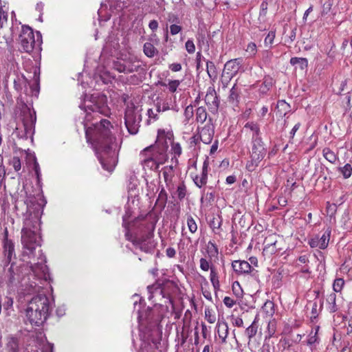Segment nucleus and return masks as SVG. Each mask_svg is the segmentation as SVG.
<instances>
[{
    "mask_svg": "<svg viewBox=\"0 0 352 352\" xmlns=\"http://www.w3.org/2000/svg\"><path fill=\"white\" fill-rule=\"evenodd\" d=\"M186 223L188 230L191 233H195L197 230V225L191 216L187 217Z\"/></svg>",
    "mask_w": 352,
    "mask_h": 352,
    "instance_id": "nucleus-41",
    "label": "nucleus"
},
{
    "mask_svg": "<svg viewBox=\"0 0 352 352\" xmlns=\"http://www.w3.org/2000/svg\"><path fill=\"white\" fill-rule=\"evenodd\" d=\"M232 292L233 294L237 297V298H241L243 296V289L239 284V282L235 281L232 284Z\"/></svg>",
    "mask_w": 352,
    "mask_h": 352,
    "instance_id": "nucleus-44",
    "label": "nucleus"
},
{
    "mask_svg": "<svg viewBox=\"0 0 352 352\" xmlns=\"http://www.w3.org/2000/svg\"><path fill=\"white\" fill-rule=\"evenodd\" d=\"M50 304L49 298L45 295L33 297L25 309V317L30 324L38 326L47 319Z\"/></svg>",
    "mask_w": 352,
    "mask_h": 352,
    "instance_id": "nucleus-5",
    "label": "nucleus"
},
{
    "mask_svg": "<svg viewBox=\"0 0 352 352\" xmlns=\"http://www.w3.org/2000/svg\"><path fill=\"white\" fill-rule=\"evenodd\" d=\"M290 64L292 65H298L301 69H304L308 66V61L305 58L293 57L290 59Z\"/></svg>",
    "mask_w": 352,
    "mask_h": 352,
    "instance_id": "nucleus-31",
    "label": "nucleus"
},
{
    "mask_svg": "<svg viewBox=\"0 0 352 352\" xmlns=\"http://www.w3.org/2000/svg\"><path fill=\"white\" fill-rule=\"evenodd\" d=\"M173 134L170 131L160 129L153 145L147 146L140 152V162L144 169L156 170L168 159L167 150Z\"/></svg>",
    "mask_w": 352,
    "mask_h": 352,
    "instance_id": "nucleus-3",
    "label": "nucleus"
},
{
    "mask_svg": "<svg viewBox=\"0 0 352 352\" xmlns=\"http://www.w3.org/2000/svg\"><path fill=\"white\" fill-rule=\"evenodd\" d=\"M176 164H173L169 166H164L162 170V173L166 183V188L170 190L173 188V179L175 176V168Z\"/></svg>",
    "mask_w": 352,
    "mask_h": 352,
    "instance_id": "nucleus-14",
    "label": "nucleus"
},
{
    "mask_svg": "<svg viewBox=\"0 0 352 352\" xmlns=\"http://www.w3.org/2000/svg\"><path fill=\"white\" fill-rule=\"evenodd\" d=\"M205 102L211 109H217L218 107L219 100L214 89H208L205 96Z\"/></svg>",
    "mask_w": 352,
    "mask_h": 352,
    "instance_id": "nucleus-17",
    "label": "nucleus"
},
{
    "mask_svg": "<svg viewBox=\"0 0 352 352\" xmlns=\"http://www.w3.org/2000/svg\"><path fill=\"white\" fill-rule=\"evenodd\" d=\"M182 30V27L175 24L170 26V32L172 35L178 34Z\"/></svg>",
    "mask_w": 352,
    "mask_h": 352,
    "instance_id": "nucleus-57",
    "label": "nucleus"
},
{
    "mask_svg": "<svg viewBox=\"0 0 352 352\" xmlns=\"http://www.w3.org/2000/svg\"><path fill=\"white\" fill-rule=\"evenodd\" d=\"M234 271L238 274L250 273L252 267L248 261H234L232 263Z\"/></svg>",
    "mask_w": 352,
    "mask_h": 352,
    "instance_id": "nucleus-15",
    "label": "nucleus"
},
{
    "mask_svg": "<svg viewBox=\"0 0 352 352\" xmlns=\"http://www.w3.org/2000/svg\"><path fill=\"white\" fill-rule=\"evenodd\" d=\"M115 68L119 72H124V73H132L133 72V68H129V67H127L126 63V64H122L120 63H117L115 64Z\"/></svg>",
    "mask_w": 352,
    "mask_h": 352,
    "instance_id": "nucleus-43",
    "label": "nucleus"
},
{
    "mask_svg": "<svg viewBox=\"0 0 352 352\" xmlns=\"http://www.w3.org/2000/svg\"><path fill=\"white\" fill-rule=\"evenodd\" d=\"M270 308V311H267V313L270 314V315H272L274 314V303L270 301V300H268L267 301L265 305H264V309H268Z\"/></svg>",
    "mask_w": 352,
    "mask_h": 352,
    "instance_id": "nucleus-59",
    "label": "nucleus"
},
{
    "mask_svg": "<svg viewBox=\"0 0 352 352\" xmlns=\"http://www.w3.org/2000/svg\"><path fill=\"white\" fill-rule=\"evenodd\" d=\"M200 262V268L205 272L210 270V267H214V266H210V263L204 258H201L199 261Z\"/></svg>",
    "mask_w": 352,
    "mask_h": 352,
    "instance_id": "nucleus-52",
    "label": "nucleus"
},
{
    "mask_svg": "<svg viewBox=\"0 0 352 352\" xmlns=\"http://www.w3.org/2000/svg\"><path fill=\"white\" fill-rule=\"evenodd\" d=\"M15 270L17 271L16 267H14L13 265H11L9 270H8V276H9V282L10 284H16L17 282L20 281V276L19 274L15 272Z\"/></svg>",
    "mask_w": 352,
    "mask_h": 352,
    "instance_id": "nucleus-30",
    "label": "nucleus"
},
{
    "mask_svg": "<svg viewBox=\"0 0 352 352\" xmlns=\"http://www.w3.org/2000/svg\"><path fill=\"white\" fill-rule=\"evenodd\" d=\"M223 303L228 308H231L236 304V302L232 298L226 296L223 298Z\"/></svg>",
    "mask_w": 352,
    "mask_h": 352,
    "instance_id": "nucleus-56",
    "label": "nucleus"
},
{
    "mask_svg": "<svg viewBox=\"0 0 352 352\" xmlns=\"http://www.w3.org/2000/svg\"><path fill=\"white\" fill-rule=\"evenodd\" d=\"M210 280L215 290L219 289V280L218 276V272L215 267H210Z\"/></svg>",
    "mask_w": 352,
    "mask_h": 352,
    "instance_id": "nucleus-27",
    "label": "nucleus"
},
{
    "mask_svg": "<svg viewBox=\"0 0 352 352\" xmlns=\"http://www.w3.org/2000/svg\"><path fill=\"white\" fill-rule=\"evenodd\" d=\"M185 48L189 54H193L195 52V45L192 39H188L186 42Z\"/></svg>",
    "mask_w": 352,
    "mask_h": 352,
    "instance_id": "nucleus-50",
    "label": "nucleus"
},
{
    "mask_svg": "<svg viewBox=\"0 0 352 352\" xmlns=\"http://www.w3.org/2000/svg\"><path fill=\"white\" fill-rule=\"evenodd\" d=\"M141 108L134 104H129L126 107L124 115L125 126L131 135H135L139 131L140 124L142 120L140 114Z\"/></svg>",
    "mask_w": 352,
    "mask_h": 352,
    "instance_id": "nucleus-8",
    "label": "nucleus"
},
{
    "mask_svg": "<svg viewBox=\"0 0 352 352\" xmlns=\"http://www.w3.org/2000/svg\"><path fill=\"white\" fill-rule=\"evenodd\" d=\"M245 128L249 129L253 132L252 142H254L257 138H261L260 137V129L256 123L253 122H247L245 125Z\"/></svg>",
    "mask_w": 352,
    "mask_h": 352,
    "instance_id": "nucleus-25",
    "label": "nucleus"
},
{
    "mask_svg": "<svg viewBox=\"0 0 352 352\" xmlns=\"http://www.w3.org/2000/svg\"><path fill=\"white\" fill-rule=\"evenodd\" d=\"M276 108L280 115L285 116L289 111L290 106L285 100H279L277 103Z\"/></svg>",
    "mask_w": 352,
    "mask_h": 352,
    "instance_id": "nucleus-33",
    "label": "nucleus"
},
{
    "mask_svg": "<svg viewBox=\"0 0 352 352\" xmlns=\"http://www.w3.org/2000/svg\"><path fill=\"white\" fill-rule=\"evenodd\" d=\"M80 107L84 109L86 124L85 135L88 142H91L102 168L112 172L117 164L118 144L116 138L111 134L112 125L106 119H100L87 126L88 122L100 118L99 115L109 116L110 109L107 105V97L98 92L85 96L83 104Z\"/></svg>",
    "mask_w": 352,
    "mask_h": 352,
    "instance_id": "nucleus-1",
    "label": "nucleus"
},
{
    "mask_svg": "<svg viewBox=\"0 0 352 352\" xmlns=\"http://www.w3.org/2000/svg\"><path fill=\"white\" fill-rule=\"evenodd\" d=\"M10 164L13 166L14 170L16 172L19 171L21 168V163L19 157H13L10 161Z\"/></svg>",
    "mask_w": 352,
    "mask_h": 352,
    "instance_id": "nucleus-47",
    "label": "nucleus"
},
{
    "mask_svg": "<svg viewBox=\"0 0 352 352\" xmlns=\"http://www.w3.org/2000/svg\"><path fill=\"white\" fill-rule=\"evenodd\" d=\"M167 201V194L164 188L160 190L158 198L156 201V204H158L160 207L164 208Z\"/></svg>",
    "mask_w": 352,
    "mask_h": 352,
    "instance_id": "nucleus-37",
    "label": "nucleus"
},
{
    "mask_svg": "<svg viewBox=\"0 0 352 352\" xmlns=\"http://www.w3.org/2000/svg\"><path fill=\"white\" fill-rule=\"evenodd\" d=\"M205 317L208 322L210 324H213L216 320L215 316L212 314L210 310L205 311Z\"/></svg>",
    "mask_w": 352,
    "mask_h": 352,
    "instance_id": "nucleus-55",
    "label": "nucleus"
},
{
    "mask_svg": "<svg viewBox=\"0 0 352 352\" xmlns=\"http://www.w3.org/2000/svg\"><path fill=\"white\" fill-rule=\"evenodd\" d=\"M338 170L344 179H348L352 175V166L350 164H346L344 166L339 167Z\"/></svg>",
    "mask_w": 352,
    "mask_h": 352,
    "instance_id": "nucleus-35",
    "label": "nucleus"
},
{
    "mask_svg": "<svg viewBox=\"0 0 352 352\" xmlns=\"http://www.w3.org/2000/svg\"><path fill=\"white\" fill-rule=\"evenodd\" d=\"M147 289L148 292L151 294V295L148 296L149 299H151L153 297L154 294H158L160 295L162 293V290L159 285H149L147 287Z\"/></svg>",
    "mask_w": 352,
    "mask_h": 352,
    "instance_id": "nucleus-42",
    "label": "nucleus"
},
{
    "mask_svg": "<svg viewBox=\"0 0 352 352\" xmlns=\"http://www.w3.org/2000/svg\"><path fill=\"white\" fill-rule=\"evenodd\" d=\"M206 70L207 73L210 78H215L217 77V69L214 63L212 61H208L206 63Z\"/></svg>",
    "mask_w": 352,
    "mask_h": 352,
    "instance_id": "nucleus-38",
    "label": "nucleus"
},
{
    "mask_svg": "<svg viewBox=\"0 0 352 352\" xmlns=\"http://www.w3.org/2000/svg\"><path fill=\"white\" fill-rule=\"evenodd\" d=\"M43 352H53V345L51 344H45L42 350Z\"/></svg>",
    "mask_w": 352,
    "mask_h": 352,
    "instance_id": "nucleus-64",
    "label": "nucleus"
},
{
    "mask_svg": "<svg viewBox=\"0 0 352 352\" xmlns=\"http://www.w3.org/2000/svg\"><path fill=\"white\" fill-rule=\"evenodd\" d=\"M266 153L265 148L261 138H257L252 142L250 160L247 163L246 167L249 171H253L258 164L263 160Z\"/></svg>",
    "mask_w": 352,
    "mask_h": 352,
    "instance_id": "nucleus-9",
    "label": "nucleus"
},
{
    "mask_svg": "<svg viewBox=\"0 0 352 352\" xmlns=\"http://www.w3.org/2000/svg\"><path fill=\"white\" fill-rule=\"evenodd\" d=\"M28 85H29V82L23 75L18 76L14 80V87L18 91H22L23 89L27 91Z\"/></svg>",
    "mask_w": 352,
    "mask_h": 352,
    "instance_id": "nucleus-19",
    "label": "nucleus"
},
{
    "mask_svg": "<svg viewBox=\"0 0 352 352\" xmlns=\"http://www.w3.org/2000/svg\"><path fill=\"white\" fill-rule=\"evenodd\" d=\"M169 69L174 72H179L182 69V65L177 63H172L169 65Z\"/></svg>",
    "mask_w": 352,
    "mask_h": 352,
    "instance_id": "nucleus-60",
    "label": "nucleus"
},
{
    "mask_svg": "<svg viewBox=\"0 0 352 352\" xmlns=\"http://www.w3.org/2000/svg\"><path fill=\"white\" fill-rule=\"evenodd\" d=\"M37 39L35 40L32 29L28 26H22V30L19 38V50L21 52L30 53L34 50H40L41 44V36L36 32Z\"/></svg>",
    "mask_w": 352,
    "mask_h": 352,
    "instance_id": "nucleus-7",
    "label": "nucleus"
},
{
    "mask_svg": "<svg viewBox=\"0 0 352 352\" xmlns=\"http://www.w3.org/2000/svg\"><path fill=\"white\" fill-rule=\"evenodd\" d=\"M331 231L327 230L320 237L319 236H315L309 241V245L311 248H318L320 249H325L329 244L330 239Z\"/></svg>",
    "mask_w": 352,
    "mask_h": 352,
    "instance_id": "nucleus-13",
    "label": "nucleus"
},
{
    "mask_svg": "<svg viewBox=\"0 0 352 352\" xmlns=\"http://www.w3.org/2000/svg\"><path fill=\"white\" fill-rule=\"evenodd\" d=\"M257 329L258 327L254 321L251 325H250L246 329H245V334L248 336L249 340H250L257 333Z\"/></svg>",
    "mask_w": 352,
    "mask_h": 352,
    "instance_id": "nucleus-39",
    "label": "nucleus"
},
{
    "mask_svg": "<svg viewBox=\"0 0 352 352\" xmlns=\"http://www.w3.org/2000/svg\"><path fill=\"white\" fill-rule=\"evenodd\" d=\"M239 94L240 89L237 85L234 84L230 91V94L228 96L229 102L234 105L237 104L239 100Z\"/></svg>",
    "mask_w": 352,
    "mask_h": 352,
    "instance_id": "nucleus-22",
    "label": "nucleus"
},
{
    "mask_svg": "<svg viewBox=\"0 0 352 352\" xmlns=\"http://www.w3.org/2000/svg\"><path fill=\"white\" fill-rule=\"evenodd\" d=\"M138 321L142 342L139 352H162L159 349L160 341L153 338L157 332V321L153 320L152 309L147 308L144 311H139Z\"/></svg>",
    "mask_w": 352,
    "mask_h": 352,
    "instance_id": "nucleus-4",
    "label": "nucleus"
},
{
    "mask_svg": "<svg viewBox=\"0 0 352 352\" xmlns=\"http://www.w3.org/2000/svg\"><path fill=\"white\" fill-rule=\"evenodd\" d=\"M180 85V81L179 80H169L168 81V83L166 85V84H163L162 85L163 86H166L169 90V91H170L171 93H174L176 91L177 87L179 86Z\"/></svg>",
    "mask_w": 352,
    "mask_h": 352,
    "instance_id": "nucleus-40",
    "label": "nucleus"
},
{
    "mask_svg": "<svg viewBox=\"0 0 352 352\" xmlns=\"http://www.w3.org/2000/svg\"><path fill=\"white\" fill-rule=\"evenodd\" d=\"M241 58L232 59L226 63L221 76L224 87H227L228 82L237 74L241 67Z\"/></svg>",
    "mask_w": 352,
    "mask_h": 352,
    "instance_id": "nucleus-10",
    "label": "nucleus"
},
{
    "mask_svg": "<svg viewBox=\"0 0 352 352\" xmlns=\"http://www.w3.org/2000/svg\"><path fill=\"white\" fill-rule=\"evenodd\" d=\"M139 195V189L138 186V181L135 179H131L128 185V197L135 198Z\"/></svg>",
    "mask_w": 352,
    "mask_h": 352,
    "instance_id": "nucleus-20",
    "label": "nucleus"
},
{
    "mask_svg": "<svg viewBox=\"0 0 352 352\" xmlns=\"http://www.w3.org/2000/svg\"><path fill=\"white\" fill-rule=\"evenodd\" d=\"M46 258L41 250L38 252L36 263L30 262V269L34 275L38 278L47 279L48 276V268L45 265Z\"/></svg>",
    "mask_w": 352,
    "mask_h": 352,
    "instance_id": "nucleus-11",
    "label": "nucleus"
},
{
    "mask_svg": "<svg viewBox=\"0 0 352 352\" xmlns=\"http://www.w3.org/2000/svg\"><path fill=\"white\" fill-rule=\"evenodd\" d=\"M6 352H18L19 344L18 341L14 338H8L6 346Z\"/></svg>",
    "mask_w": 352,
    "mask_h": 352,
    "instance_id": "nucleus-23",
    "label": "nucleus"
},
{
    "mask_svg": "<svg viewBox=\"0 0 352 352\" xmlns=\"http://www.w3.org/2000/svg\"><path fill=\"white\" fill-rule=\"evenodd\" d=\"M274 38H275V32L274 31L269 32V33L266 36L265 41H264L265 46H268V45L271 46L274 43Z\"/></svg>",
    "mask_w": 352,
    "mask_h": 352,
    "instance_id": "nucleus-49",
    "label": "nucleus"
},
{
    "mask_svg": "<svg viewBox=\"0 0 352 352\" xmlns=\"http://www.w3.org/2000/svg\"><path fill=\"white\" fill-rule=\"evenodd\" d=\"M45 204L46 200L42 195L37 197H30L26 200L27 211L24 214L23 227L21 230V243L25 253L30 258L34 256L36 248L41 246L40 219Z\"/></svg>",
    "mask_w": 352,
    "mask_h": 352,
    "instance_id": "nucleus-2",
    "label": "nucleus"
},
{
    "mask_svg": "<svg viewBox=\"0 0 352 352\" xmlns=\"http://www.w3.org/2000/svg\"><path fill=\"white\" fill-rule=\"evenodd\" d=\"M155 228V222L154 221H146L140 225V234L139 236L133 237L129 234L127 228H126L125 236L127 240L131 241L134 244L139 245L142 250L148 252V249L153 246L151 243V239L153 236Z\"/></svg>",
    "mask_w": 352,
    "mask_h": 352,
    "instance_id": "nucleus-6",
    "label": "nucleus"
},
{
    "mask_svg": "<svg viewBox=\"0 0 352 352\" xmlns=\"http://www.w3.org/2000/svg\"><path fill=\"white\" fill-rule=\"evenodd\" d=\"M170 109V107L168 103L166 102H163L159 103L157 104L156 111L157 112L166 111Z\"/></svg>",
    "mask_w": 352,
    "mask_h": 352,
    "instance_id": "nucleus-54",
    "label": "nucleus"
},
{
    "mask_svg": "<svg viewBox=\"0 0 352 352\" xmlns=\"http://www.w3.org/2000/svg\"><path fill=\"white\" fill-rule=\"evenodd\" d=\"M8 230L6 228L4 231L3 252L7 260L10 261L14 253V248L12 241L8 238Z\"/></svg>",
    "mask_w": 352,
    "mask_h": 352,
    "instance_id": "nucleus-16",
    "label": "nucleus"
},
{
    "mask_svg": "<svg viewBox=\"0 0 352 352\" xmlns=\"http://www.w3.org/2000/svg\"><path fill=\"white\" fill-rule=\"evenodd\" d=\"M148 26L152 31H155L158 28V22L156 20H152L150 21Z\"/></svg>",
    "mask_w": 352,
    "mask_h": 352,
    "instance_id": "nucleus-63",
    "label": "nucleus"
},
{
    "mask_svg": "<svg viewBox=\"0 0 352 352\" xmlns=\"http://www.w3.org/2000/svg\"><path fill=\"white\" fill-rule=\"evenodd\" d=\"M275 245H276V241L272 242L270 243H267L265 245L264 250L270 251L271 253H274V252H275V250L274 249L273 246Z\"/></svg>",
    "mask_w": 352,
    "mask_h": 352,
    "instance_id": "nucleus-62",
    "label": "nucleus"
},
{
    "mask_svg": "<svg viewBox=\"0 0 352 352\" xmlns=\"http://www.w3.org/2000/svg\"><path fill=\"white\" fill-rule=\"evenodd\" d=\"M318 329H319V327H317L316 328L315 331L311 330V331L310 332L309 335L308 336V339H307V342L308 345L312 346L318 342V340H319V338L318 337Z\"/></svg>",
    "mask_w": 352,
    "mask_h": 352,
    "instance_id": "nucleus-34",
    "label": "nucleus"
},
{
    "mask_svg": "<svg viewBox=\"0 0 352 352\" xmlns=\"http://www.w3.org/2000/svg\"><path fill=\"white\" fill-rule=\"evenodd\" d=\"M213 138V132L209 129L203 128L200 133V139L204 144H210Z\"/></svg>",
    "mask_w": 352,
    "mask_h": 352,
    "instance_id": "nucleus-24",
    "label": "nucleus"
},
{
    "mask_svg": "<svg viewBox=\"0 0 352 352\" xmlns=\"http://www.w3.org/2000/svg\"><path fill=\"white\" fill-rule=\"evenodd\" d=\"M185 120L184 123L185 125L188 124L190 120L192 119L194 115V109L192 105H188L186 107L184 113Z\"/></svg>",
    "mask_w": 352,
    "mask_h": 352,
    "instance_id": "nucleus-36",
    "label": "nucleus"
},
{
    "mask_svg": "<svg viewBox=\"0 0 352 352\" xmlns=\"http://www.w3.org/2000/svg\"><path fill=\"white\" fill-rule=\"evenodd\" d=\"M27 111L29 120H27L25 118L23 120V129H21L19 126H16L14 131V133L19 138H27L28 134H31L33 125L36 122L35 113H32L30 109H28Z\"/></svg>",
    "mask_w": 352,
    "mask_h": 352,
    "instance_id": "nucleus-12",
    "label": "nucleus"
},
{
    "mask_svg": "<svg viewBox=\"0 0 352 352\" xmlns=\"http://www.w3.org/2000/svg\"><path fill=\"white\" fill-rule=\"evenodd\" d=\"M143 51L144 54L149 58L154 57L157 53V49L151 43H144Z\"/></svg>",
    "mask_w": 352,
    "mask_h": 352,
    "instance_id": "nucleus-28",
    "label": "nucleus"
},
{
    "mask_svg": "<svg viewBox=\"0 0 352 352\" xmlns=\"http://www.w3.org/2000/svg\"><path fill=\"white\" fill-rule=\"evenodd\" d=\"M218 334L219 338L225 342L228 335V326L226 322L218 324Z\"/></svg>",
    "mask_w": 352,
    "mask_h": 352,
    "instance_id": "nucleus-29",
    "label": "nucleus"
},
{
    "mask_svg": "<svg viewBox=\"0 0 352 352\" xmlns=\"http://www.w3.org/2000/svg\"><path fill=\"white\" fill-rule=\"evenodd\" d=\"M173 138H171V140ZM171 144V151L173 153L175 156H179L182 154V148L179 143L178 142H171L169 143V144Z\"/></svg>",
    "mask_w": 352,
    "mask_h": 352,
    "instance_id": "nucleus-46",
    "label": "nucleus"
},
{
    "mask_svg": "<svg viewBox=\"0 0 352 352\" xmlns=\"http://www.w3.org/2000/svg\"><path fill=\"white\" fill-rule=\"evenodd\" d=\"M322 155L323 157L331 164H335L338 160V155L329 148H324L322 150Z\"/></svg>",
    "mask_w": 352,
    "mask_h": 352,
    "instance_id": "nucleus-26",
    "label": "nucleus"
},
{
    "mask_svg": "<svg viewBox=\"0 0 352 352\" xmlns=\"http://www.w3.org/2000/svg\"><path fill=\"white\" fill-rule=\"evenodd\" d=\"M208 248L212 255L218 254V249L214 243L210 242Z\"/></svg>",
    "mask_w": 352,
    "mask_h": 352,
    "instance_id": "nucleus-61",
    "label": "nucleus"
},
{
    "mask_svg": "<svg viewBox=\"0 0 352 352\" xmlns=\"http://www.w3.org/2000/svg\"><path fill=\"white\" fill-rule=\"evenodd\" d=\"M177 195L179 199H182L186 195V188L184 186H179L177 187Z\"/></svg>",
    "mask_w": 352,
    "mask_h": 352,
    "instance_id": "nucleus-58",
    "label": "nucleus"
},
{
    "mask_svg": "<svg viewBox=\"0 0 352 352\" xmlns=\"http://www.w3.org/2000/svg\"><path fill=\"white\" fill-rule=\"evenodd\" d=\"M207 118L206 109L203 107H198L196 110V120L198 122L203 124Z\"/></svg>",
    "mask_w": 352,
    "mask_h": 352,
    "instance_id": "nucleus-32",
    "label": "nucleus"
},
{
    "mask_svg": "<svg viewBox=\"0 0 352 352\" xmlns=\"http://www.w3.org/2000/svg\"><path fill=\"white\" fill-rule=\"evenodd\" d=\"M157 113L158 112H157V111H156V113L154 112L151 109H149L147 111V115H148V119L147 120L148 124H150L151 122H155V121H156L158 119Z\"/></svg>",
    "mask_w": 352,
    "mask_h": 352,
    "instance_id": "nucleus-51",
    "label": "nucleus"
},
{
    "mask_svg": "<svg viewBox=\"0 0 352 352\" xmlns=\"http://www.w3.org/2000/svg\"><path fill=\"white\" fill-rule=\"evenodd\" d=\"M327 309L331 313H334L338 310L336 305V295L335 293H331L327 297Z\"/></svg>",
    "mask_w": 352,
    "mask_h": 352,
    "instance_id": "nucleus-21",
    "label": "nucleus"
},
{
    "mask_svg": "<svg viewBox=\"0 0 352 352\" xmlns=\"http://www.w3.org/2000/svg\"><path fill=\"white\" fill-rule=\"evenodd\" d=\"M208 179V164L205 162L202 167V172L200 175H196L193 181L196 186L199 188H201L207 183Z\"/></svg>",
    "mask_w": 352,
    "mask_h": 352,
    "instance_id": "nucleus-18",
    "label": "nucleus"
},
{
    "mask_svg": "<svg viewBox=\"0 0 352 352\" xmlns=\"http://www.w3.org/2000/svg\"><path fill=\"white\" fill-rule=\"evenodd\" d=\"M8 22V13L0 6V29L3 28Z\"/></svg>",
    "mask_w": 352,
    "mask_h": 352,
    "instance_id": "nucleus-48",
    "label": "nucleus"
},
{
    "mask_svg": "<svg viewBox=\"0 0 352 352\" xmlns=\"http://www.w3.org/2000/svg\"><path fill=\"white\" fill-rule=\"evenodd\" d=\"M246 52L249 53L251 56H254L256 53V45L254 43H250L246 48Z\"/></svg>",
    "mask_w": 352,
    "mask_h": 352,
    "instance_id": "nucleus-53",
    "label": "nucleus"
},
{
    "mask_svg": "<svg viewBox=\"0 0 352 352\" xmlns=\"http://www.w3.org/2000/svg\"><path fill=\"white\" fill-rule=\"evenodd\" d=\"M344 285V280L341 278H336L333 284V289L335 292H340Z\"/></svg>",
    "mask_w": 352,
    "mask_h": 352,
    "instance_id": "nucleus-45",
    "label": "nucleus"
}]
</instances>
